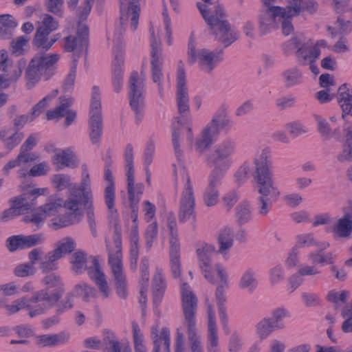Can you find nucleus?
Returning a JSON list of instances; mask_svg holds the SVG:
<instances>
[{"mask_svg": "<svg viewBox=\"0 0 352 352\" xmlns=\"http://www.w3.org/2000/svg\"><path fill=\"white\" fill-rule=\"evenodd\" d=\"M176 102L179 115L174 118L172 123V142L175 155L179 161V165L174 170L175 177V188L179 185L182 186L179 199L178 219L180 223H185L191 218H195V198L190 175L183 164V154L179 144V138L184 125H186L187 140L190 143L193 140L188 90L186 84L184 63L182 60H179L177 63Z\"/></svg>", "mask_w": 352, "mask_h": 352, "instance_id": "obj_1", "label": "nucleus"}, {"mask_svg": "<svg viewBox=\"0 0 352 352\" xmlns=\"http://www.w3.org/2000/svg\"><path fill=\"white\" fill-rule=\"evenodd\" d=\"M82 177L79 186L74 185L70 188L69 195L64 202L63 207L65 213L52 220V224L56 229L67 227L80 221L83 212L80 208L83 205L87 209V217L91 234L97 236L96 223L94 218L93 194L91 188V181L87 165L81 166Z\"/></svg>", "mask_w": 352, "mask_h": 352, "instance_id": "obj_2", "label": "nucleus"}, {"mask_svg": "<svg viewBox=\"0 0 352 352\" xmlns=\"http://www.w3.org/2000/svg\"><path fill=\"white\" fill-rule=\"evenodd\" d=\"M271 151L265 148L254 160L255 170L254 178L259 196L256 198V210L261 217H267L278 201L280 192L276 185L273 173L270 170L272 165Z\"/></svg>", "mask_w": 352, "mask_h": 352, "instance_id": "obj_3", "label": "nucleus"}, {"mask_svg": "<svg viewBox=\"0 0 352 352\" xmlns=\"http://www.w3.org/2000/svg\"><path fill=\"white\" fill-rule=\"evenodd\" d=\"M89 39V28L85 24L79 23L76 36L69 35L66 36L63 41V47L68 52H74L73 64L70 72L67 74L63 84V89L65 91H69L73 89L76 75V66L78 58L84 52H87Z\"/></svg>", "mask_w": 352, "mask_h": 352, "instance_id": "obj_4", "label": "nucleus"}, {"mask_svg": "<svg viewBox=\"0 0 352 352\" xmlns=\"http://www.w3.org/2000/svg\"><path fill=\"white\" fill-rule=\"evenodd\" d=\"M59 54H36L30 61L25 77L28 89H32L42 77L49 80L54 74L56 65L60 59Z\"/></svg>", "mask_w": 352, "mask_h": 352, "instance_id": "obj_5", "label": "nucleus"}, {"mask_svg": "<svg viewBox=\"0 0 352 352\" xmlns=\"http://www.w3.org/2000/svg\"><path fill=\"white\" fill-rule=\"evenodd\" d=\"M232 126L233 122L228 117L226 109L221 107L196 138V150L201 153L209 148L219 138L221 129H230Z\"/></svg>", "mask_w": 352, "mask_h": 352, "instance_id": "obj_6", "label": "nucleus"}, {"mask_svg": "<svg viewBox=\"0 0 352 352\" xmlns=\"http://www.w3.org/2000/svg\"><path fill=\"white\" fill-rule=\"evenodd\" d=\"M113 240L115 250L112 251L109 245L107 244L109 254L108 261L113 275L116 293L120 298L124 299L128 295L127 281L123 271L121 233L118 228L115 230Z\"/></svg>", "mask_w": 352, "mask_h": 352, "instance_id": "obj_7", "label": "nucleus"}, {"mask_svg": "<svg viewBox=\"0 0 352 352\" xmlns=\"http://www.w3.org/2000/svg\"><path fill=\"white\" fill-rule=\"evenodd\" d=\"M70 263H72V270L77 274H82L87 270L89 276L95 281L103 296L104 298L109 297V287L108 283L96 257H94L92 265L87 267V255L85 252L77 250L72 254Z\"/></svg>", "mask_w": 352, "mask_h": 352, "instance_id": "obj_8", "label": "nucleus"}, {"mask_svg": "<svg viewBox=\"0 0 352 352\" xmlns=\"http://www.w3.org/2000/svg\"><path fill=\"white\" fill-rule=\"evenodd\" d=\"M236 151L237 144L234 139L230 137L222 139L208 159V163L214 166L212 170L226 175L232 164V157Z\"/></svg>", "mask_w": 352, "mask_h": 352, "instance_id": "obj_9", "label": "nucleus"}, {"mask_svg": "<svg viewBox=\"0 0 352 352\" xmlns=\"http://www.w3.org/2000/svg\"><path fill=\"white\" fill-rule=\"evenodd\" d=\"M222 54L221 50L210 51L203 48L197 50L194 41L190 40L188 43V63L192 65L197 62L201 69L206 73H210L223 60Z\"/></svg>", "mask_w": 352, "mask_h": 352, "instance_id": "obj_10", "label": "nucleus"}, {"mask_svg": "<svg viewBox=\"0 0 352 352\" xmlns=\"http://www.w3.org/2000/svg\"><path fill=\"white\" fill-rule=\"evenodd\" d=\"M151 78L154 83L157 84L158 94L161 99L164 98V74L162 67L164 63V57L162 50L161 47L160 39L155 36L153 28H151Z\"/></svg>", "mask_w": 352, "mask_h": 352, "instance_id": "obj_11", "label": "nucleus"}, {"mask_svg": "<svg viewBox=\"0 0 352 352\" xmlns=\"http://www.w3.org/2000/svg\"><path fill=\"white\" fill-rule=\"evenodd\" d=\"M89 115V137L93 144H98L102 134V118L100 91L97 86L92 89Z\"/></svg>", "mask_w": 352, "mask_h": 352, "instance_id": "obj_12", "label": "nucleus"}, {"mask_svg": "<svg viewBox=\"0 0 352 352\" xmlns=\"http://www.w3.org/2000/svg\"><path fill=\"white\" fill-rule=\"evenodd\" d=\"M129 98L131 109L135 112V119L140 122L143 118L144 105V78L139 76L138 72L133 71L129 80Z\"/></svg>", "mask_w": 352, "mask_h": 352, "instance_id": "obj_13", "label": "nucleus"}, {"mask_svg": "<svg viewBox=\"0 0 352 352\" xmlns=\"http://www.w3.org/2000/svg\"><path fill=\"white\" fill-rule=\"evenodd\" d=\"M124 169L127 177L128 194L131 209V217L135 223L138 219L139 197L134 195V164H133V148L131 144L126 146L124 152Z\"/></svg>", "mask_w": 352, "mask_h": 352, "instance_id": "obj_14", "label": "nucleus"}, {"mask_svg": "<svg viewBox=\"0 0 352 352\" xmlns=\"http://www.w3.org/2000/svg\"><path fill=\"white\" fill-rule=\"evenodd\" d=\"M263 7L258 15V28L261 32L265 34L278 28V19L282 7L275 4L278 0H261Z\"/></svg>", "mask_w": 352, "mask_h": 352, "instance_id": "obj_15", "label": "nucleus"}, {"mask_svg": "<svg viewBox=\"0 0 352 352\" xmlns=\"http://www.w3.org/2000/svg\"><path fill=\"white\" fill-rule=\"evenodd\" d=\"M60 292H63L61 290ZM61 292H49L47 289H41L34 294L30 298V312L28 315L31 318L44 314L52 308L60 299Z\"/></svg>", "mask_w": 352, "mask_h": 352, "instance_id": "obj_16", "label": "nucleus"}, {"mask_svg": "<svg viewBox=\"0 0 352 352\" xmlns=\"http://www.w3.org/2000/svg\"><path fill=\"white\" fill-rule=\"evenodd\" d=\"M141 0H120V27L116 29L114 42L116 44L121 41V36L124 29L122 25L131 16V28L133 31L136 30L140 16V1Z\"/></svg>", "mask_w": 352, "mask_h": 352, "instance_id": "obj_17", "label": "nucleus"}, {"mask_svg": "<svg viewBox=\"0 0 352 352\" xmlns=\"http://www.w3.org/2000/svg\"><path fill=\"white\" fill-rule=\"evenodd\" d=\"M181 295L184 326L185 327L197 326V298L186 283L181 285Z\"/></svg>", "mask_w": 352, "mask_h": 352, "instance_id": "obj_18", "label": "nucleus"}, {"mask_svg": "<svg viewBox=\"0 0 352 352\" xmlns=\"http://www.w3.org/2000/svg\"><path fill=\"white\" fill-rule=\"evenodd\" d=\"M214 39L227 47L239 38V33L225 18L209 26Z\"/></svg>", "mask_w": 352, "mask_h": 352, "instance_id": "obj_19", "label": "nucleus"}, {"mask_svg": "<svg viewBox=\"0 0 352 352\" xmlns=\"http://www.w3.org/2000/svg\"><path fill=\"white\" fill-rule=\"evenodd\" d=\"M196 253L199 261V266L204 277L210 283L214 282V269L212 266V256L217 253L212 244L201 243L197 248Z\"/></svg>", "mask_w": 352, "mask_h": 352, "instance_id": "obj_20", "label": "nucleus"}, {"mask_svg": "<svg viewBox=\"0 0 352 352\" xmlns=\"http://www.w3.org/2000/svg\"><path fill=\"white\" fill-rule=\"evenodd\" d=\"M321 54L320 49L313 47L309 42H305L300 48L296 51V59L300 65H309V69L314 75L320 73V69L316 64Z\"/></svg>", "mask_w": 352, "mask_h": 352, "instance_id": "obj_21", "label": "nucleus"}, {"mask_svg": "<svg viewBox=\"0 0 352 352\" xmlns=\"http://www.w3.org/2000/svg\"><path fill=\"white\" fill-rule=\"evenodd\" d=\"M303 5V0H291L289 6L282 8L278 19V25L280 24L281 31L284 35L288 36L293 32L292 19L299 14Z\"/></svg>", "mask_w": 352, "mask_h": 352, "instance_id": "obj_22", "label": "nucleus"}, {"mask_svg": "<svg viewBox=\"0 0 352 352\" xmlns=\"http://www.w3.org/2000/svg\"><path fill=\"white\" fill-rule=\"evenodd\" d=\"M60 104L53 109L48 110L46 116L47 120H56L65 117V124L66 126L71 125L76 118V112L69 107L74 103V98L67 96L59 98Z\"/></svg>", "mask_w": 352, "mask_h": 352, "instance_id": "obj_23", "label": "nucleus"}, {"mask_svg": "<svg viewBox=\"0 0 352 352\" xmlns=\"http://www.w3.org/2000/svg\"><path fill=\"white\" fill-rule=\"evenodd\" d=\"M225 175L220 172L212 170L208 176V184L204 192V202L208 206H215L219 201V191L218 187L221 185V181Z\"/></svg>", "mask_w": 352, "mask_h": 352, "instance_id": "obj_24", "label": "nucleus"}, {"mask_svg": "<svg viewBox=\"0 0 352 352\" xmlns=\"http://www.w3.org/2000/svg\"><path fill=\"white\" fill-rule=\"evenodd\" d=\"M197 6L208 26L226 18L224 9L217 0L206 3H197Z\"/></svg>", "mask_w": 352, "mask_h": 352, "instance_id": "obj_25", "label": "nucleus"}, {"mask_svg": "<svg viewBox=\"0 0 352 352\" xmlns=\"http://www.w3.org/2000/svg\"><path fill=\"white\" fill-rule=\"evenodd\" d=\"M44 240L42 234H34L28 236L16 235L7 239V247L10 251L27 249L41 244Z\"/></svg>", "mask_w": 352, "mask_h": 352, "instance_id": "obj_26", "label": "nucleus"}, {"mask_svg": "<svg viewBox=\"0 0 352 352\" xmlns=\"http://www.w3.org/2000/svg\"><path fill=\"white\" fill-rule=\"evenodd\" d=\"M343 217L331 228V232L336 236L347 238L352 232V203L342 208Z\"/></svg>", "mask_w": 352, "mask_h": 352, "instance_id": "obj_27", "label": "nucleus"}, {"mask_svg": "<svg viewBox=\"0 0 352 352\" xmlns=\"http://www.w3.org/2000/svg\"><path fill=\"white\" fill-rule=\"evenodd\" d=\"M114 59L113 61V76L112 83L114 91L119 93L123 85V68L124 56L123 52L118 46L113 48Z\"/></svg>", "mask_w": 352, "mask_h": 352, "instance_id": "obj_28", "label": "nucleus"}, {"mask_svg": "<svg viewBox=\"0 0 352 352\" xmlns=\"http://www.w3.org/2000/svg\"><path fill=\"white\" fill-rule=\"evenodd\" d=\"M53 164L57 170H60L65 167L75 168L79 164V160L75 153L70 148L60 150L56 153L52 159Z\"/></svg>", "mask_w": 352, "mask_h": 352, "instance_id": "obj_29", "label": "nucleus"}, {"mask_svg": "<svg viewBox=\"0 0 352 352\" xmlns=\"http://www.w3.org/2000/svg\"><path fill=\"white\" fill-rule=\"evenodd\" d=\"M34 208L33 202L29 203L25 197H15L12 201V206L3 212L2 219L8 221L20 215L21 213L32 210Z\"/></svg>", "mask_w": 352, "mask_h": 352, "instance_id": "obj_30", "label": "nucleus"}, {"mask_svg": "<svg viewBox=\"0 0 352 352\" xmlns=\"http://www.w3.org/2000/svg\"><path fill=\"white\" fill-rule=\"evenodd\" d=\"M104 179L107 182L104 189V202L109 212L113 215L117 212L115 208L116 188L111 169H104Z\"/></svg>", "mask_w": 352, "mask_h": 352, "instance_id": "obj_31", "label": "nucleus"}, {"mask_svg": "<svg viewBox=\"0 0 352 352\" xmlns=\"http://www.w3.org/2000/svg\"><path fill=\"white\" fill-rule=\"evenodd\" d=\"M312 116L317 123V129L323 140L335 138L338 141L341 140L342 135L339 127L333 129L328 121L320 115L313 113Z\"/></svg>", "mask_w": 352, "mask_h": 352, "instance_id": "obj_32", "label": "nucleus"}, {"mask_svg": "<svg viewBox=\"0 0 352 352\" xmlns=\"http://www.w3.org/2000/svg\"><path fill=\"white\" fill-rule=\"evenodd\" d=\"M281 78L285 88L290 89L300 86L304 82V74L301 69L294 65L290 67L281 73Z\"/></svg>", "mask_w": 352, "mask_h": 352, "instance_id": "obj_33", "label": "nucleus"}, {"mask_svg": "<svg viewBox=\"0 0 352 352\" xmlns=\"http://www.w3.org/2000/svg\"><path fill=\"white\" fill-rule=\"evenodd\" d=\"M234 231L230 227L222 228L218 235L219 249L217 254H222L224 257L228 254L230 250L234 245Z\"/></svg>", "mask_w": 352, "mask_h": 352, "instance_id": "obj_34", "label": "nucleus"}, {"mask_svg": "<svg viewBox=\"0 0 352 352\" xmlns=\"http://www.w3.org/2000/svg\"><path fill=\"white\" fill-rule=\"evenodd\" d=\"M167 221L170 236V256H180V243L177 228V222L174 215L170 214Z\"/></svg>", "mask_w": 352, "mask_h": 352, "instance_id": "obj_35", "label": "nucleus"}, {"mask_svg": "<svg viewBox=\"0 0 352 352\" xmlns=\"http://www.w3.org/2000/svg\"><path fill=\"white\" fill-rule=\"evenodd\" d=\"M60 38V34L50 36V34L47 32L36 30L32 43L38 50L46 52L49 50Z\"/></svg>", "mask_w": 352, "mask_h": 352, "instance_id": "obj_36", "label": "nucleus"}, {"mask_svg": "<svg viewBox=\"0 0 352 352\" xmlns=\"http://www.w3.org/2000/svg\"><path fill=\"white\" fill-rule=\"evenodd\" d=\"M166 287V283L163 278L162 270L157 268L153 280V304L155 307L160 305L163 298ZM155 311H157V308L155 307Z\"/></svg>", "mask_w": 352, "mask_h": 352, "instance_id": "obj_37", "label": "nucleus"}, {"mask_svg": "<svg viewBox=\"0 0 352 352\" xmlns=\"http://www.w3.org/2000/svg\"><path fill=\"white\" fill-rule=\"evenodd\" d=\"M258 280L256 277V272L252 267L246 268L243 272L239 282V287L243 290L252 293L257 288Z\"/></svg>", "mask_w": 352, "mask_h": 352, "instance_id": "obj_38", "label": "nucleus"}, {"mask_svg": "<svg viewBox=\"0 0 352 352\" xmlns=\"http://www.w3.org/2000/svg\"><path fill=\"white\" fill-rule=\"evenodd\" d=\"M235 217L236 223L239 226H243L252 220L253 212L250 201H242L235 208Z\"/></svg>", "mask_w": 352, "mask_h": 352, "instance_id": "obj_39", "label": "nucleus"}, {"mask_svg": "<svg viewBox=\"0 0 352 352\" xmlns=\"http://www.w3.org/2000/svg\"><path fill=\"white\" fill-rule=\"evenodd\" d=\"M329 246V244H322L319 249L311 252L308 254L307 257L313 265L316 264H332L333 263V254L331 252L327 254L323 253V250Z\"/></svg>", "mask_w": 352, "mask_h": 352, "instance_id": "obj_40", "label": "nucleus"}, {"mask_svg": "<svg viewBox=\"0 0 352 352\" xmlns=\"http://www.w3.org/2000/svg\"><path fill=\"white\" fill-rule=\"evenodd\" d=\"M60 256L54 250L48 252L41 258L39 268L43 273L55 271L58 268V261Z\"/></svg>", "mask_w": 352, "mask_h": 352, "instance_id": "obj_41", "label": "nucleus"}, {"mask_svg": "<svg viewBox=\"0 0 352 352\" xmlns=\"http://www.w3.org/2000/svg\"><path fill=\"white\" fill-rule=\"evenodd\" d=\"M155 331H157V329H155ZM152 335H154V348L158 345V351L159 352H170V331L167 328H163L160 332V336H159L157 332L154 331H152Z\"/></svg>", "mask_w": 352, "mask_h": 352, "instance_id": "obj_42", "label": "nucleus"}, {"mask_svg": "<svg viewBox=\"0 0 352 352\" xmlns=\"http://www.w3.org/2000/svg\"><path fill=\"white\" fill-rule=\"evenodd\" d=\"M327 30L331 32L333 37L338 34H348L352 30V23L339 16L335 22L334 26H329Z\"/></svg>", "mask_w": 352, "mask_h": 352, "instance_id": "obj_43", "label": "nucleus"}, {"mask_svg": "<svg viewBox=\"0 0 352 352\" xmlns=\"http://www.w3.org/2000/svg\"><path fill=\"white\" fill-rule=\"evenodd\" d=\"M42 283L45 285L47 288H55L53 291L51 292H60L61 290V296H63L65 288H64V284L63 283L61 277L57 274H50L47 276H45Z\"/></svg>", "mask_w": 352, "mask_h": 352, "instance_id": "obj_44", "label": "nucleus"}, {"mask_svg": "<svg viewBox=\"0 0 352 352\" xmlns=\"http://www.w3.org/2000/svg\"><path fill=\"white\" fill-rule=\"evenodd\" d=\"M305 40L301 35H296L282 45L283 53L286 56H289L300 48L304 44Z\"/></svg>", "mask_w": 352, "mask_h": 352, "instance_id": "obj_45", "label": "nucleus"}, {"mask_svg": "<svg viewBox=\"0 0 352 352\" xmlns=\"http://www.w3.org/2000/svg\"><path fill=\"white\" fill-rule=\"evenodd\" d=\"M104 341L109 352H131L129 346L124 347L122 350L120 342L112 332L107 331Z\"/></svg>", "mask_w": 352, "mask_h": 352, "instance_id": "obj_46", "label": "nucleus"}, {"mask_svg": "<svg viewBox=\"0 0 352 352\" xmlns=\"http://www.w3.org/2000/svg\"><path fill=\"white\" fill-rule=\"evenodd\" d=\"M75 248V241L71 237H65L57 242L54 250L62 258L65 254L73 252Z\"/></svg>", "mask_w": 352, "mask_h": 352, "instance_id": "obj_47", "label": "nucleus"}, {"mask_svg": "<svg viewBox=\"0 0 352 352\" xmlns=\"http://www.w3.org/2000/svg\"><path fill=\"white\" fill-rule=\"evenodd\" d=\"M192 352H204L197 326L186 327Z\"/></svg>", "mask_w": 352, "mask_h": 352, "instance_id": "obj_48", "label": "nucleus"}, {"mask_svg": "<svg viewBox=\"0 0 352 352\" xmlns=\"http://www.w3.org/2000/svg\"><path fill=\"white\" fill-rule=\"evenodd\" d=\"M75 296H81L85 301H88L90 298L94 297L96 290L85 282H81L75 285L72 290Z\"/></svg>", "mask_w": 352, "mask_h": 352, "instance_id": "obj_49", "label": "nucleus"}, {"mask_svg": "<svg viewBox=\"0 0 352 352\" xmlns=\"http://www.w3.org/2000/svg\"><path fill=\"white\" fill-rule=\"evenodd\" d=\"M256 333L261 340L267 338L271 333L277 329L270 318H264L256 326Z\"/></svg>", "mask_w": 352, "mask_h": 352, "instance_id": "obj_50", "label": "nucleus"}, {"mask_svg": "<svg viewBox=\"0 0 352 352\" xmlns=\"http://www.w3.org/2000/svg\"><path fill=\"white\" fill-rule=\"evenodd\" d=\"M289 316V311L283 307H280L274 309L272 311V318L270 319L272 324L275 326V328L280 329L285 327V323L283 320Z\"/></svg>", "mask_w": 352, "mask_h": 352, "instance_id": "obj_51", "label": "nucleus"}, {"mask_svg": "<svg viewBox=\"0 0 352 352\" xmlns=\"http://www.w3.org/2000/svg\"><path fill=\"white\" fill-rule=\"evenodd\" d=\"M135 352H147L144 344L143 333L136 322H132Z\"/></svg>", "mask_w": 352, "mask_h": 352, "instance_id": "obj_52", "label": "nucleus"}, {"mask_svg": "<svg viewBox=\"0 0 352 352\" xmlns=\"http://www.w3.org/2000/svg\"><path fill=\"white\" fill-rule=\"evenodd\" d=\"M139 237L136 232L131 234L130 262L131 267L135 270L137 268V263L139 256L138 248Z\"/></svg>", "mask_w": 352, "mask_h": 352, "instance_id": "obj_53", "label": "nucleus"}, {"mask_svg": "<svg viewBox=\"0 0 352 352\" xmlns=\"http://www.w3.org/2000/svg\"><path fill=\"white\" fill-rule=\"evenodd\" d=\"M294 246L298 249L310 246L319 247L320 243L316 241L313 233H306L296 236V243Z\"/></svg>", "mask_w": 352, "mask_h": 352, "instance_id": "obj_54", "label": "nucleus"}, {"mask_svg": "<svg viewBox=\"0 0 352 352\" xmlns=\"http://www.w3.org/2000/svg\"><path fill=\"white\" fill-rule=\"evenodd\" d=\"M51 179L54 187L59 191L70 188L72 186L71 177L67 174L54 175Z\"/></svg>", "mask_w": 352, "mask_h": 352, "instance_id": "obj_55", "label": "nucleus"}, {"mask_svg": "<svg viewBox=\"0 0 352 352\" xmlns=\"http://www.w3.org/2000/svg\"><path fill=\"white\" fill-rule=\"evenodd\" d=\"M61 207V199L51 198L44 206L39 208V210L43 212L46 217L52 216L54 215Z\"/></svg>", "mask_w": 352, "mask_h": 352, "instance_id": "obj_56", "label": "nucleus"}, {"mask_svg": "<svg viewBox=\"0 0 352 352\" xmlns=\"http://www.w3.org/2000/svg\"><path fill=\"white\" fill-rule=\"evenodd\" d=\"M58 28V22L51 15L45 14L43 19L37 28L36 30H41L43 32L51 34Z\"/></svg>", "mask_w": 352, "mask_h": 352, "instance_id": "obj_57", "label": "nucleus"}, {"mask_svg": "<svg viewBox=\"0 0 352 352\" xmlns=\"http://www.w3.org/2000/svg\"><path fill=\"white\" fill-rule=\"evenodd\" d=\"M157 234L158 226L157 222H153L148 226L145 233L146 248L147 251L151 249L153 242L157 237Z\"/></svg>", "mask_w": 352, "mask_h": 352, "instance_id": "obj_58", "label": "nucleus"}, {"mask_svg": "<svg viewBox=\"0 0 352 352\" xmlns=\"http://www.w3.org/2000/svg\"><path fill=\"white\" fill-rule=\"evenodd\" d=\"M30 299L24 297L14 300L12 305H6V308L10 314H14L25 308L28 310V312H30Z\"/></svg>", "mask_w": 352, "mask_h": 352, "instance_id": "obj_59", "label": "nucleus"}, {"mask_svg": "<svg viewBox=\"0 0 352 352\" xmlns=\"http://www.w3.org/2000/svg\"><path fill=\"white\" fill-rule=\"evenodd\" d=\"M285 128L293 138H297L307 132V129L299 121L287 123Z\"/></svg>", "mask_w": 352, "mask_h": 352, "instance_id": "obj_60", "label": "nucleus"}, {"mask_svg": "<svg viewBox=\"0 0 352 352\" xmlns=\"http://www.w3.org/2000/svg\"><path fill=\"white\" fill-rule=\"evenodd\" d=\"M250 172V166L248 163L241 165L234 175V182L238 186H241L247 180L248 174Z\"/></svg>", "mask_w": 352, "mask_h": 352, "instance_id": "obj_61", "label": "nucleus"}, {"mask_svg": "<svg viewBox=\"0 0 352 352\" xmlns=\"http://www.w3.org/2000/svg\"><path fill=\"white\" fill-rule=\"evenodd\" d=\"M219 337L217 326L208 327V351H219Z\"/></svg>", "mask_w": 352, "mask_h": 352, "instance_id": "obj_62", "label": "nucleus"}, {"mask_svg": "<svg viewBox=\"0 0 352 352\" xmlns=\"http://www.w3.org/2000/svg\"><path fill=\"white\" fill-rule=\"evenodd\" d=\"M239 199V193L236 190H232L226 192L223 197V206L230 211Z\"/></svg>", "mask_w": 352, "mask_h": 352, "instance_id": "obj_63", "label": "nucleus"}, {"mask_svg": "<svg viewBox=\"0 0 352 352\" xmlns=\"http://www.w3.org/2000/svg\"><path fill=\"white\" fill-rule=\"evenodd\" d=\"M338 102L352 101V88L347 83L342 84L338 90Z\"/></svg>", "mask_w": 352, "mask_h": 352, "instance_id": "obj_64", "label": "nucleus"}]
</instances>
